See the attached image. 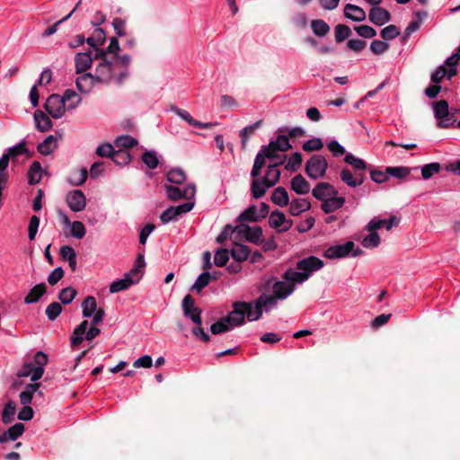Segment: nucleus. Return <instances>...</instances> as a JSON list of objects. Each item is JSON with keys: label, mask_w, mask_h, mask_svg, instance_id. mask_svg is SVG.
Returning <instances> with one entry per match:
<instances>
[{"label": "nucleus", "mask_w": 460, "mask_h": 460, "mask_svg": "<svg viewBox=\"0 0 460 460\" xmlns=\"http://www.w3.org/2000/svg\"><path fill=\"white\" fill-rule=\"evenodd\" d=\"M172 111L180 117L183 120H185L187 123H189L190 126H193L195 128H209L212 127V124L208 122V123H202V122H199L196 119H194L190 114L185 111V110H181L180 108H173Z\"/></svg>", "instance_id": "obj_27"}, {"label": "nucleus", "mask_w": 460, "mask_h": 460, "mask_svg": "<svg viewBox=\"0 0 460 460\" xmlns=\"http://www.w3.org/2000/svg\"><path fill=\"white\" fill-rule=\"evenodd\" d=\"M232 233H237L239 236L254 244L262 243V229L258 226H250L246 224H240L233 228Z\"/></svg>", "instance_id": "obj_5"}, {"label": "nucleus", "mask_w": 460, "mask_h": 460, "mask_svg": "<svg viewBox=\"0 0 460 460\" xmlns=\"http://www.w3.org/2000/svg\"><path fill=\"white\" fill-rule=\"evenodd\" d=\"M355 246L354 242L347 241L343 244L332 245L324 250L323 255L326 259L338 260L346 258L350 254V252Z\"/></svg>", "instance_id": "obj_6"}, {"label": "nucleus", "mask_w": 460, "mask_h": 460, "mask_svg": "<svg viewBox=\"0 0 460 460\" xmlns=\"http://www.w3.org/2000/svg\"><path fill=\"white\" fill-rule=\"evenodd\" d=\"M61 98L64 99L65 103L67 102L68 109L75 108L81 102V98L78 96V94L71 89L66 90L64 95Z\"/></svg>", "instance_id": "obj_52"}, {"label": "nucleus", "mask_w": 460, "mask_h": 460, "mask_svg": "<svg viewBox=\"0 0 460 460\" xmlns=\"http://www.w3.org/2000/svg\"><path fill=\"white\" fill-rule=\"evenodd\" d=\"M284 164V159L276 161L274 164L268 166L265 176L263 177L264 183H267L268 187H273L279 180L280 171L278 169L279 165Z\"/></svg>", "instance_id": "obj_20"}, {"label": "nucleus", "mask_w": 460, "mask_h": 460, "mask_svg": "<svg viewBox=\"0 0 460 460\" xmlns=\"http://www.w3.org/2000/svg\"><path fill=\"white\" fill-rule=\"evenodd\" d=\"M323 143L321 138L314 137L303 144V150L305 152L319 151L323 148Z\"/></svg>", "instance_id": "obj_62"}, {"label": "nucleus", "mask_w": 460, "mask_h": 460, "mask_svg": "<svg viewBox=\"0 0 460 460\" xmlns=\"http://www.w3.org/2000/svg\"><path fill=\"white\" fill-rule=\"evenodd\" d=\"M246 307L245 302H236L233 305L232 312L225 317L230 326L233 328L242 325L244 323L245 314L243 308Z\"/></svg>", "instance_id": "obj_12"}, {"label": "nucleus", "mask_w": 460, "mask_h": 460, "mask_svg": "<svg viewBox=\"0 0 460 460\" xmlns=\"http://www.w3.org/2000/svg\"><path fill=\"white\" fill-rule=\"evenodd\" d=\"M167 181L174 184H181L186 180V175L181 169H172L167 172Z\"/></svg>", "instance_id": "obj_54"}, {"label": "nucleus", "mask_w": 460, "mask_h": 460, "mask_svg": "<svg viewBox=\"0 0 460 460\" xmlns=\"http://www.w3.org/2000/svg\"><path fill=\"white\" fill-rule=\"evenodd\" d=\"M77 292L74 288L67 287L63 288L58 295V298L64 305L70 304L75 297Z\"/></svg>", "instance_id": "obj_57"}, {"label": "nucleus", "mask_w": 460, "mask_h": 460, "mask_svg": "<svg viewBox=\"0 0 460 460\" xmlns=\"http://www.w3.org/2000/svg\"><path fill=\"white\" fill-rule=\"evenodd\" d=\"M434 117L438 119L437 126L440 128H448L455 126L454 112L450 111L447 101L440 100L432 103Z\"/></svg>", "instance_id": "obj_3"}, {"label": "nucleus", "mask_w": 460, "mask_h": 460, "mask_svg": "<svg viewBox=\"0 0 460 460\" xmlns=\"http://www.w3.org/2000/svg\"><path fill=\"white\" fill-rule=\"evenodd\" d=\"M367 232H368V234L366 235L363 238V240L361 241L363 247H365L367 249L376 248L381 243V239H380L379 234H377V231L373 230V231H367Z\"/></svg>", "instance_id": "obj_43"}, {"label": "nucleus", "mask_w": 460, "mask_h": 460, "mask_svg": "<svg viewBox=\"0 0 460 460\" xmlns=\"http://www.w3.org/2000/svg\"><path fill=\"white\" fill-rule=\"evenodd\" d=\"M111 158L115 164L119 165L128 164L131 160L129 153L123 149L114 151Z\"/></svg>", "instance_id": "obj_58"}, {"label": "nucleus", "mask_w": 460, "mask_h": 460, "mask_svg": "<svg viewBox=\"0 0 460 460\" xmlns=\"http://www.w3.org/2000/svg\"><path fill=\"white\" fill-rule=\"evenodd\" d=\"M137 282L138 280L137 279L127 272L122 279L115 280L110 285V293L113 294L126 290Z\"/></svg>", "instance_id": "obj_19"}, {"label": "nucleus", "mask_w": 460, "mask_h": 460, "mask_svg": "<svg viewBox=\"0 0 460 460\" xmlns=\"http://www.w3.org/2000/svg\"><path fill=\"white\" fill-rule=\"evenodd\" d=\"M119 44L117 38H111L109 46L106 49H94V58L98 59L99 58H110V59L113 60V58H120L121 56H119Z\"/></svg>", "instance_id": "obj_18"}, {"label": "nucleus", "mask_w": 460, "mask_h": 460, "mask_svg": "<svg viewBox=\"0 0 460 460\" xmlns=\"http://www.w3.org/2000/svg\"><path fill=\"white\" fill-rule=\"evenodd\" d=\"M230 251L227 249H218L214 255V263L217 267H223L229 260Z\"/></svg>", "instance_id": "obj_61"}, {"label": "nucleus", "mask_w": 460, "mask_h": 460, "mask_svg": "<svg viewBox=\"0 0 460 460\" xmlns=\"http://www.w3.org/2000/svg\"><path fill=\"white\" fill-rule=\"evenodd\" d=\"M87 170L85 168H81L80 170L75 171L71 174L69 178V183L75 187L81 186L87 180Z\"/></svg>", "instance_id": "obj_47"}, {"label": "nucleus", "mask_w": 460, "mask_h": 460, "mask_svg": "<svg viewBox=\"0 0 460 460\" xmlns=\"http://www.w3.org/2000/svg\"><path fill=\"white\" fill-rule=\"evenodd\" d=\"M312 193L315 199L323 203L327 199L338 195V190L328 182H320L314 188Z\"/></svg>", "instance_id": "obj_16"}, {"label": "nucleus", "mask_w": 460, "mask_h": 460, "mask_svg": "<svg viewBox=\"0 0 460 460\" xmlns=\"http://www.w3.org/2000/svg\"><path fill=\"white\" fill-rule=\"evenodd\" d=\"M368 19L375 25L382 26L391 20V14L386 9L376 5L369 10Z\"/></svg>", "instance_id": "obj_17"}, {"label": "nucleus", "mask_w": 460, "mask_h": 460, "mask_svg": "<svg viewBox=\"0 0 460 460\" xmlns=\"http://www.w3.org/2000/svg\"><path fill=\"white\" fill-rule=\"evenodd\" d=\"M441 169L439 163H430L421 167V176L423 179L428 180L434 174L439 172Z\"/></svg>", "instance_id": "obj_55"}, {"label": "nucleus", "mask_w": 460, "mask_h": 460, "mask_svg": "<svg viewBox=\"0 0 460 460\" xmlns=\"http://www.w3.org/2000/svg\"><path fill=\"white\" fill-rule=\"evenodd\" d=\"M328 163L322 155H313L305 164V171L312 180L323 178L327 171Z\"/></svg>", "instance_id": "obj_4"}, {"label": "nucleus", "mask_w": 460, "mask_h": 460, "mask_svg": "<svg viewBox=\"0 0 460 460\" xmlns=\"http://www.w3.org/2000/svg\"><path fill=\"white\" fill-rule=\"evenodd\" d=\"M412 170H417V168H410L405 166L386 167V172L390 176H393L402 181L408 179Z\"/></svg>", "instance_id": "obj_32"}, {"label": "nucleus", "mask_w": 460, "mask_h": 460, "mask_svg": "<svg viewBox=\"0 0 460 460\" xmlns=\"http://www.w3.org/2000/svg\"><path fill=\"white\" fill-rule=\"evenodd\" d=\"M269 188L270 187L267 186L266 182L264 183L263 180L259 181L256 178H254V180L252 181V185H251L252 196L254 199H261V197H263L265 195V193Z\"/></svg>", "instance_id": "obj_42"}, {"label": "nucleus", "mask_w": 460, "mask_h": 460, "mask_svg": "<svg viewBox=\"0 0 460 460\" xmlns=\"http://www.w3.org/2000/svg\"><path fill=\"white\" fill-rule=\"evenodd\" d=\"M105 39L104 31L101 28H97L94 30L93 35L87 38L86 42L93 47V49H96L104 43Z\"/></svg>", "instance_id": "obj_40"}, {"label": "nucleus", "mask_w": 460, "mask_h": 460, "mask_svg": "<svg viewBox=\"0 0 460 460\" xmlns=\"http://www.w3.org/2000/svg\"><path fill=\"white\" fill-rule=\"evenodd\" d=\"M194 207V202L188 201L176 207H170L160 216L163 224H167L171 221L178 220L179 217L182 214L190 212Z\"/></svg>", "instance_id": "obj_7"}, {"label": "nucleus", "mask_w": 460, "mask_h": 460, "mask_svg": "<svg viewBox=\"0 0 460 460\" xmlns=\"http://www.w3.org/2000/svg\"><path fill=\"white\" fill-rule=\"evenodd\" d=\"M46 285L44 283L34 286L24 298L25 304H32L39 301V299L45 294Z\"/></svg>", "instance_id": "obj_35"}, {"label": "nucleus", "mask_w": 460, "mask_h": 460, "mask_svg": "<svg viewBox=\"0 0 460 460\" xmlns=\"http://www.w3.org/2000/svg\"><path fill=\"white\" fill-rule=\"evenodd\" d=\"M313 32L318 37H324L330 31V26L321 19L313 20L311 22Z\"/></svg>", "instance_id": "obj_44"}, {"label": "nucleus", "mask_w": 460, "mask_h": 460, "mask_svg": "<svg viewBox=\"0 0 460 460\" xmlns=\"http://www.w3.org/2000/svg\"><path fill=\"white\" fill-rule=\"evenodd\" d=\"M261 121H257L250 126L243 128L240 131V137L242 140V147L244 148L246 146V143L250 137V136L261 126Z\"/></svg>", "instance_id": "obj_56"}, {"label": "nucleus", "mask_w": 460, "mask_h": 460, "mask_svg": "<svg viewBox=\"0 0 460 460\" xmlns=\"http://www.w3.org/2000/svg\"><path fill=\"white\" fill-rule=\"evenodd\" d=\"M341 180L347 186L350 188H357L363 184L366 179L365 173H359V172L351 171L349 168H343L340 173Z\"/></svg>", "instance_id": "obj_11"}, {"label": "nucleus", "mask_w": 460, "mask_h": 460, "mask_svg": "<svg viewBox=\"0 0 460 460\" xmlns=\"http://www.w3.org/2000/svg\"><path fill=\"white\" fill-rule=\"evenodd\" d=\"M324 262L316 256H308L299 260L296 264V270L288 269L282 275L283 279L289 282L302 284L305 282L314 272L323 268Z\"/></svg>", "instance_id": "obj_2"}, {"label": "nucleus", "mask_w": 460, "mask_h": 460, "mask_svg": "<svg viewBox=\"0 0 460 460\" xmlns=\"http://www.w3.org/2000/svg\"><path fill=\"white\" fill-rule=\"evenodd\" d=\"M82 314L85 318H90L97 310L96 299L93 296H88L82 303Z\"/></svg>", "instance_id": "obj_39"}, {"label": "nucleus", "mask_w": 460, "mask_h": 460, "mask_svg": "<svg viewBox=\"0 0 460 460\" xmlns=\"http://www.w3.org/2000/svg\"><path fill=\"white\" fill-rule=\"evenodd\" d=\"M44 171L41 167L40 162L34 161L28 171V182L31 185H35L40 183L41 181Z\"/></svg>", "instance_id": "obj_28"}, {"label": "nucleus", "mask_w": 460, "mask_h": 460, "mask_svg": "<svg viewBox=\"0 0 460 460\" xmlns=\"http://www.w3.org/2000/svg\"><path fill=\"white\" fill-rule=\"evenodd\" d=\"M143 163L151 170L155 169L159 164V159L156 152L153 150L146 151L141 157Z\"/></svg>", "instance_id": "obj_50"}, {"label": "nucleus", "mask_w": 460, "mask_h": 460, "mask_svg": "<svg viewBox=\"0 0 460 460\" xmlns=\"http://www.w3.org/2000/svg\"><path fill=\"white\" fill-rule=\"evenodd\" d=\"M114 145L119 148H131L137 145V140L131 136L128 135H122L118 137L115 141Z\"/></svg>", "instance_id": "obj_48"}, {"label": "nucleus", "mask_w": 460, "mask_h": 460, "mask_svg": "<svg viewBox=\"0 0 460 460\" xmlns=\"http://www.w3.org/2000/svg\"><path fill=\"white\" fill-rule=\"evenodd\" d=\"M344 15L346 18L354 22H362L366 19L365 11L352 4H347L344 7Z\"/></svg>", "instance_id": "obj_24"}, {"label": "nucleus", "mask_w": 460, "mask_h": 460, "mask_svg": "<svg viewBox=\"0 0 460 460\" xmlns=\"http://www.w3.org/2000/svg\"><path fill=\"white\" fill-rule=\"evenodd\" d=\"M269 223L271 227L278 229L279 232H286L293 225L292 220L288 219L284 213L278 210L271 212Z\"/></svg>", "instance_id": "obj_13"}, {"label": "nucleus", "mask_w": 460, "mask_h": 460, "mask_svg": "<svg viewBox=\"0 0 460 460\" xmlns=\"http://www.w3.org/2000/svg\"><path fill=\"white\" fill-rule=\"evenodd\" d=\"M302 161V155L298 152H296L288 158L285 168L288 171L296 172L300 167Z\"/></svg>", "instance_id": "obj_60"}, {"label": "nucleus", "mask_w": 460, "mask_h": 460, "mask_svg": "<svg viewBox=\"0 0 460 460\" xmlns=\"http://www.w3.org/2000/svg\"><path fill=\"white\" fill-rule=\"evenodd\" d=\"M99 63L94 69V78L97 83L109 84L112 80L121 84L128 75V66L131 58L128 55H122L120 58H99Z\"/></svg>", "instance_id": "obj_1"}, {"label": "nucleus", "mask_w": 460, "mask_h": 460, "mask_svg": "<svg viewBox=\"0 0 460 460\" xmlns=\"http://www.w3.org/2000/svg\"><path fill=\"white\" fill-rule=\"evenodd\" d=\"M40 384H33L30 385L26 390L21 392L19 397L21 403L23 405L30 404L33 398V394L36 392V390L39 388Z\"/></svg>", "instance_id": "obj_51"}, {"label": "nucleus", "mask_w": 460, "mask_h": 460, "mask_svg": "<svg viewBox=\"0 0 460 460\" xmlns=\"http://www.w3.org/2000/svg\"><path fill=\"white\" fill-rule=\"evenodd\" d=\"M24 426L22 423H16L10 427L5 432L0 435V443L14 441L22 435Z\"/></svg>", "instance_id": "obj_25"}, {"label": "nucleus", "mask_w": 460, "mask_h": 460, "mask_svg": "<svg viewBox=\"0 0 460 460\" xmlns=\"http://www.w3.org/2000/svg\"><path fill=\"white\" fill-rule=\"evenodd\" d=\"M295 282H289L288 280L284 281H276L272 286V291L273 295L280 300L286 299L288 296H289L296 288Z\"/></svg>", "instance_id": "obj_15"}, {"label": "nucleus", "mask_w": 460, "mask_h": 460, "mask_svg": "<svg viewBox=\"0 0 460 460\" xmlns=\"http://www.w3.org/2000/svg\"><path fill=\"white\" fill-rule=\"evenodd\" d=\"M334 32L335 40L338 43L342 42L351 34L349 27L345 24H338L334 29Z\"/></svg>", "instance_id": "obj_59"}, {"label": "nucleus", "mask_w": 460, "mask_h": 460, "mask_svg": "<svg viewBox=\"0 0 460 460\" xmlns=\"http://www.w3.org/2000/svg\"><path fill=\"white\" fill-rule=\"evenodd\" d=\"M246 307L243 308L245 316L249 321H256L262 315V309L257 304L256 300L252 302H245Z\"/></svg>", "instance_id": "obj_31"}, {"label": "nucleus", "mask_w": 460, "mask_h": 460, "mask_svg": "<svg viewBox=\"0 0 460 460\" xmlns=\"http://www.w3.org/2000/svg\"><path fill=\"white\" fill-rule=\"evenodd\" d=\"M66 201L73 212H81L86 207V197L81 190H73L67 192Z\"/></svg>", "instance_id": "obj_10"}, {"label": "nucleus", "mask_w": 460, "mask_h": 460, "mask_svg": "<svg viewBox=\"0 0 460 460\" xmlns=\"http://www.w3.org/2000/svg\"><path fill=\"white\" fill-rule=\"evenodd\" d=\"M277 299L278 298L274 295L271 296L262 294L256 299V302L259 304L261 309L265 308L266 311H269L270 309L276 306Z\"/></svg>", "instance_id": "obj_49"}, {"label": "nucleus", "mask_w": 460, "mask_h": 460, "mask_svg": "<svg viewBox=\"0 0 460 460\" xmlns=\"http://www.w3.org/2000/svg\"><path fill=\"white\" fill-rule=\"evenodd\" d=\"M16 411V403L13 401H8L4 406L2 411V421L4 424H9L13 421Z\"/></svg>", "instance_id": "obj_45"}, {"label": "nucleus", "mask_w": 460, "mask_h": 460, "mask_svg": "<svg viewBox=\"0 0 460 460\" xmlns=\"http://www.w3.org/2000/svg\"><path fill=\"white\" fill-rule=\"evenodd\" d=\"M34 119L36 127L40 132H46L52 127L51 119L41 111H36L34 112Z\"/></svg>", "instance_id": "obj_29"}, {"label": "nucleus", "mask_w": 460, "mask_h": 460, "mask_svg": "<svg viewBox=\"0 0 460 460\" xmlns=\"http://www.w3.org/2000/svg\"><path fill=\"white\" fill-rule=\"evenodd\" d=\"M380 35L385 40H391L400 35V30L395 25L391 24L385 27L381 31Z\"/></svg>", "instance_id": "obj_64"}, {"label": "nucleus", "mask_w": 460, "mask_h": 460, "mask_svg": "<svg viewBox=\"0 0 460 460\" xmlns=\"http://www.w3.org/2000/svg\"><path fill=\"white\" fill-rule=\"evenodd\" d=\"M311 208V203L306 199H295L290 202L289 212L292 216H298Z\"/></svg>", "instance_id": "obj_30"}, {"label": "nucleus", "mask_w": 460, "mask_h": 460, "mask_svg": "<svg viewBox=\"0 0 460 460\" xmlns=\"http://www.w3.org/2000/svg\"><path fill=\"white\" fill-rule=\"evenodd\" d=\"M290 186L292 190L298 195H305L310 191L309 182L301 174H297L292 178Z\"/></svg>", "instance_id": "obj_23"}, {"label": "nucleus", "mask_w": 460, "mask_h": 460, "mask_svg": "<svg viewBox=\"0 0 460 460\" xmlns=\"http://www.w3.org/2000/svg\"><path fill=\"white\" fill-rule=\"evenodd\" d=\"M216 279V275H211L208 271H205L197 278L195 283L190 288V290L199 293L205 287L209 284L210 280Z\"/></svg>", "instance_id": "obj_36"}, {"label": "nucleus", "mask_w": 460, "mask_h": 460, "mask_svg": "<svg viewBox=\"0 0 460 460\" xmlns=\"http://www.w3.org/2000/svg\"><path fill=\"white\" fill-rule=\"evenodd\" d=\"M95 83L97 82L92 73H85L78 76L75 82L78 91L83 93H90Z\"/></svg>", "instance_id": "obj_21"}, {"label": "nucleus", "mask_w": 460, "mask_h": 460, "mask_svg": "<svg viewBox=\"0 0 460 460\" xmlns=\"http://www.w3.org/2000/svg\"><path fill=\"white\" fill-rule=\"evenodd\" d=\"M291 147L289 139L285 135L279 136L276 140L270 141L268 145V149H277L279 152H286Z\"/></svg>", "instance_id": "obj_38"}, {"label": "nucleus", "mask_w": 460, "mask_h": 460, "mask_svg": "<svg viewBox=\"0 0 460 460\" xmlns=\"http://www.w3.org/2000/svg\"><path fill=\"white\" fill-rule=\"evenodd\" d=\"M94 58V49H89L86 52H80L75 55V71L77 74L85 72L92 65Z\"/></svg>", "instance_id": "obj_14"}, {"label": "nucleus", "mask_w": 460, "mask_h": 460, "mask_svg": "<svg viewBox=\"0 0 460 460\" xmlns=\"http://www.w3.org/2000/svg\"><path fill=\"white\" fill-rule=\"evenodd\" d=\"M57 147V138L50 135L37 146L38 151L44 155H50Z\"/></svg>", "instance_id": "obj_37"}, {"label": "nucleus", "mask_w": 460, "mask_h": 460, "mask_svg": "<svg viewBox=\"0 0 460 460\" xmlns=\"http://www.w3.org/2000/svg\"><path fill=\"white\" fill-rule=\"evenodd\" d=\"M230 254L234 261L242 262L249 258L251 250L247 245L234 243L230 249Z\"/></svg>", "instance_id": "obj_26"}, {"label": "nucleus", "mask_w": 460, "mask_h": 460, "mask_svg": "<svg viewBox=\"0 0 460 460\" xmlns=\"http://www.w3.org/2000/svg\"><path fill=\"white\" fill-rule=\"evenodd\" d=\"M267 159L263 147L256 155L253 166L251 172L252 178H257L261 174V170L265 166V160Z\"/></svg>", "instance_id": "obj_41"}, {"label": "nucleus", "mask_w": 460, "mask_h": 460, "mask_svg": "<svg viewBox=\"0 0 460 460\" xmlns=\"http://www.w3.org/2000/svg\"><path fill=\"white\" fill-rule=\"evenodd\" d=\"M167 198L172 201H176L181 198L191 199L195 196L196 188L194 184H188L182 190L176 186L164 185Z\"/></svg>", "instance_id": "obj_8"}, {"label": "nucleus", "mask_w": 460, "mask_h": 460, "mask_svg": "<svg viewBox=\"0 0 460 460\" xmlns=\"http://www.w3.org/2000/svg\"><path fill=\"white\" fill-rule=\"evenodd\" d=\"M260 216L257 212V208L252 205L243 211L237 217L238 222L249 221V222H256L258 221Z\"/></svg>", "instance_id": "obj_46"}, {"label": "nucleus", "mask_w": 460, "mask_h": 460, "mask_svg": "<svg viewBox=\"0 0 460 460\" xmlns=\"http://www.w3.org/2000/svg\"><path fill=\"white\" fill-rule=\"evenodd\" d=\"M231 329H232V327L228 323V322L226 321V318L224 317L211 325L210 332L213 334H220V333L228 332Z\"/></svg>", "instance_id": "obj_63"}, {"label": "nucleus", "mask_w": 460, "mask_h": 460, "mask_svg": "<svg viewBox=\"0 0 460 460\" xmlns=\"http://www.w3.org/2000/svg\"><path fill=\"white\" fill-rule=\"evenodd\" d=\"M344 162L352 166L353 170L359 172V173H365L367 170L366 162L358 157H356L351 153H347L344 157Z\"/></svg>", "instance_id": "obj_34"}, {"label": "nucleus", "mask_w": 460, "mask_h": 460, "mask_svg": "<svg viewBox=\"0 0 460 460\" xmlns=\"http://www.w3.org/2000/svg\"><path fill=\"white\" fill-rule=\"evenodd\" d=\"M344 204L345 199L343 197H338L336 195L324 200L321 205V208L324 213L330 214L341 208L344 206Z\"/></svg>", "instance_id": "obj_22"}, {"label": "nucleus", "mask_w": 460, "mask_h": 460, "mask_svg": "<svg viewBox=\"0 0 460 460\" xmlns=\"http://www.w3.org/2000/svg\"><path fill=\"white\" fill-rule=\"evenodd\" d=\"M64 99L58 94L50 95L44 105L48 113L54 119L61 118L66 111Z\"/></svg>", "instance_id": "obj_9"}, {"label": "nucleus", "mask_w": 460, "mask_h": 460, "mask_svg": "<svg viewBox=\"0 0 460 460\" xmlns=\"http://www.w3.org/2000/svg\"><path fill=\"white\" fill-rule=\"evenodd\" d=\"M271 201L279 207H286L288 205L289 197L286 189L283 187L276 188L272 192Z\"/></svg>", "instance_id": "obj_33"}, {"label": "nucleus", "mask_w": 460, "mask_h": 460, "mask_svg": "<svg viewBox=\"0 0 460 460\" xmlns=\"http://www.w3.org/2000/svg\"><path fill=\"white\" fill-rule=\"evenodd\" d=\"M145 266L146 262L144 255L139 253L136 259L134 267L128 271V273L131 274L135 279H137L139 281L142 277L141 271Z\"/></svg>", "instance_id": "obj_53"}]
</instances>
